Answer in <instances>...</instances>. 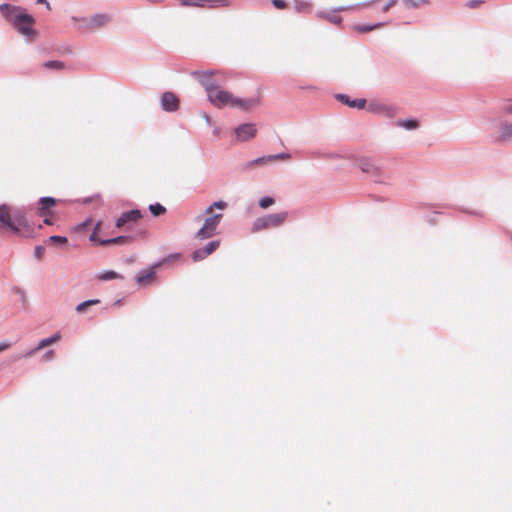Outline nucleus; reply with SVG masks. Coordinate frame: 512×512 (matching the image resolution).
<instances>
[{
  "label": "nucleus",
  "mask_w": 512,
  "mask_h": 512,
  "mask_svg": "<svg viewBox=\"0 0 512 512\" xmlns=\"http://www.w3.org/2000/svg\"><path fill=\"white\" fill-rule=\"evenodd\" d=\"M223 218V214L215 213L204 220L202 227L196 232L195 238L206 240L217 234V228Z\"/></svg>",
  "instance_id": "nucleus-6"
},
{
  "label": "nucleus",
  "mask_w": 512,
  "mask_h": 512,
  "mask_svg": "<svg viewBox=\"0 0 512 512\" xmlns=\"http://www.w3.org/2000/svg\"><path fill=\"white\" fill-rule=\"evenodd\" d=\"M227 206L228 205H227V203L225 201L218 200V201L213 202L211 205H209L205 209L204 213L205 214H211L214 209L224 210V209L227 208Z\"/></svg>",
  "instance_id": "nucleus-30"
},
{
  "label": "nucleus",
  "mask_w": 512,
  "mask_h": 512,
  "mask_svg": "<svg viewBox=\"0 0 512 512\" xmlns=\"http://www.w3.org/2000/svg\"><path fill=\"white\" fill-rule=\"evenodd\" d=\"M45 252V247L44 246H36L35 249H34V256L35 258L37 259H41L43 254Z\"/></svg>",
  "instance_id": "nucleus-40"
},
{
  "label": "nucleus",
  "mask_w": 512,
  "mask_h": 512,
  "mask_svg": "<svg viewBox=\"0 0 512 512\" xmlns=\"http://www.w3.org/2000/svg\"><path fill=\"white\" fill-rule=\"evenodd\" d=\"M43 65L45 68L55 69V70H61L65 66L63 62L58 61V60L46 61Z\"/></svg>",
  "instance_id": "nucleus-34"
},
{
  "label": "nucleus",
  "mask_w": 512,
  "mask_h": 512,
  "mask_svg": "<svg viewBox=\"0 0 512 512\" xmlns=\"http://www.w3.org/2000/svg\"><path fill=\"white\" fill-rule=\"evenodd\" d=\"M396 125L398 127L404 128L405 130L411 131V130L417 129L419 126V123L416 119L410 118V119H405V120H398Z\"/></svg>",
  "instance_id": "nucleus-26"
},
{
  "label": "nucleus",
  "mask_w": 512,
  "mask_h": 512,
  "mask_svg": "<svg viewBox=\"0 0 512 512\" xmlns=\"http://www.w3.org/2000/svg\"><path fill=\"white\" fill-rule=\"evenodd\" d=\"M287 216V212H280L259 217L253 222L252 231L258 232L270 227H279L285 222Z\"/></svg>",
  "instance_id": "nucleus-5"
},
{
  "label": "nucleus",
  "mask_w": 512,
  "mask_h": 512,
  "mask_svg": "<svg viewBox=\"0 0 512 512\" xmlns=\"http://www.w3.org/2000/svg\"><path fill=\"white\" fill-rule=\"evenodd\" d=\"M44 223L49 225V224H51V221H50V219L45 218V219H44Z\"/></svg>",
  "instance_id": "nucleus-53"
},
{
  "label": "nucleus",
  "mask_w": 512,
  "mask_h": 512,
  "mask_svg": "<svg viewBox=\"0 0 512 512\" xmlns=\"http://www.w3.org/2000/svg\"><path fill=\"white\" fill-rule=\"evenodd\" d=\"M12 215V223H15V227L18 229V233L20 232L21 228H28L30 227L29 220L25 216V213L21 209L14 210Z\"/></svg>",
  "instance_id": "nucleus-18"
},
{
  "label": "nucleus",
  "mask_w": 512,
  "mask_h": 512,
  "mask_svg": "<svg viewBox=\"0 0 512 512\" xmlns=\"http://www.w3.org/2000/svg\"><path fill=\"white\" fill-rule=\"evenodd\" d=\"M219 246H220V240L210 241L204 247L193 251L192 260L194 262H199V261L204 260L206 257L211 255L214 251H216Z\"/></svg>",
  "instance_id": "nucleus-13"
},
{
  "label": "nucleus",
  "mask_w": 512,
  "mask_h": 512,
  "mask_svg": "<svg viewBox=\"0 0 512 512\" xmlns=\"http://www.w3.org/2000/svg\"><path fill=\"white\" fill-rule=\"evenodd\" d=\"M221 72L216 70L193 71L191 76L204 88L206 94L222 84Z\"/></svg>",
  "instance_id": "nucleus-4"
},
{
  "label": "nucleus",
  "mask_w": 512,
  "mask_h": 512,
  "mask_svg": "<svg viewBox=\"0 0 512 512\" xmlns=\"http://www.w3.org/2000/svg\"><path fill=\"white\" fill-rule=\"evenodd\" d=\"M233 94L229 91L221 89V85L215 87L207 94L208 101L215 107L221 109L232 105Z\"/></svg>",
  "instance_id": "nucleus-7"
},
{
  "label": "nucleus",
  "mask_w": 512,
  "mask_h": 512,
  "mask_svg": "<svg viewBox=\"0 0 512 512\" xmlns=\"http://www.w3.org/2000/svg\"><path fill=\"white\" fill-rule=\"evenodd\" d=\"M501 111L506 115H512V102L504 100L501 104Z\"/></svg>",
  "instance_id": "nucleus-36"
},
{
  "label": "nucleus",
  "mask_w": 512,
  "mask_h": 512,
  "mask_svg": "<svg viewBox=\"0 0 512 512\" xmlns=\"http://www.w3.org/2000/svg\"><path fill=\"white\" fill-rule=\"evenodd\" d=\"M236 139L240 142H246L254 139L257 135V128L254 123H243L234 129Z\"/></svg>",
  "instance_id": "nucleus-10"
},
{
  "label": "nucleus",
  "mask_w": 512,
  "mask_h": 512,
  "mask_svg": "<svg viewBox=\"0 0 512 512\" xmlns=\"http://www.w3.org/2000/svg\"><path fill=\"white\" fill-rule=\"evenodd\" d=\"M54 356V351L53 350H48L44 355H43V358L45 360H51Z\"/></svg>",
  "instance_id": "nucleus-47"
},
{
  "label": "nucleus",
  "mask_w": 512,
  "mask_h": 512,
  "mask_svg": "<svg viewBox=\"0 0 512 512\" xmlns=\"http://www.w3.org/2000/svg\"><path fill=\"white\" fill-rule=\"evenodd\" d=\"M383 25H384L383 22H377L372 25H368V24L357 25V26H355V30H357L358 32H361V33H367L376 28L382 27Z\"/></svg>",
  "instance_id": "nucleus-29"
},
{
  "label": "nucleus",
  "mask_w": 512,
  "mask_h": 512,
  "mask_svg": "<svg viewBox=\"0 0 512 512\" xmlns=\"http://www.w3.org/2000/svg\"><path fill=\"white\" fill-rule=\"evenodd\" d=\"M0 223L13 233H18V229L14 225L15 223H12V215L9 213V208L6 204L0 205Z\"/></svg>",
  "instance_id": "nucleus-16"
},
{
  "label": "nucleus",
  "mask_w": 512,
  "mask_h": 512,
  "mask_svg": "<svg viewBox=\"0 0 512 512\" xmlns=\"http://www.w3.org/2000/svg\"><path fill=\"white\" fill-rule=\"evenodd\" d=\"M13 292L15 294H17L19 296L21 302L23 304H25V302H26V293H25V291L23 289L19 288V287H14L13 288Z\"/></svg>",
  "instance_id": "nucleus-39"
},
{
  "label": "nucleus",
  "mask_w": 512,
  "mask_h": 512,
  "mask_svg": "<svg viewBox=\"0 0 512 512\" xmlns=\"http://www.w3.org/2000/svg\"><path fill=\"white\" fill-rule=\"evenodd\" d=\"M38 214L45 215L55 204L56 199L50 196H44L39 199Z\"/></svg>",
  "instance_id": "nucleus-22"
},
{
  "label": "nucleus",
  "mask_w": 512,
  "mask_h": 512,
  "mask_svg": "<svg viewBox=\"0 0 512 512\" xmlns=\"http://www.w3.org/2000/svg\"><path fill=\"white\" fill-rule=\"evenodd\" d=\"M336 100H338L340 103L347 105L350 108H357V109H363L366 106V99L365 98H358V99H351L347 94H336L335 95Z\"/></svg>",
  "instance_id": "nucleus-15"
},
{
  "label": "nucleus",
  "mask_w": 512,
  "mask_h": 512,
  "mask_svg": "<svg viewBox=\"0 0 512 512\" xmlns=\"http://www.w3.org/2000/svg\"><path fill=\"white\" fill-rule=\"evenodd\" d=\"M60 334L58 332L54 333L50 337L44 338L39 341L38 345L35 347V350H41L49 345L56 343L60 339Z\"/></svg>",
  "instance_id": "nucleus-24"
},
{
  "label": "nucleus",
  "mask_w": 512,
  "mask_h": 512,
  "mask_svg": "<svg viewBox=\"0 0 512 512\" xmlns=\"http://www.w3.org/2000/svg\"><path fill=\"white\" fill-rule=\"evenodd\" d=\"M100 197V194H96V195H93V196H89V197H86L82 200V203L84 204H89L91 203L94 199L96 198H99Z\"/></svg>",
  "instance_id": "nucleus-44"
},
{
  "label": "nucleus",
  "mask_w": 512,
  "mask_h": 512,
  "mask_svg": "<svg viewBox=\"0 0 512 512\" xmlns=\"http://www.w3.org/2000/svg\"><path fill=\"white\" fill-rule=\"evenodd\" d=\"M100 226H101V222L99 221V222L96 224V226H95V228H94L93 233L90 235V241H96V240H97V238H96V230H97Z\"/></svg>",
  "instance_id": "nucleus-45"
},
{
  "label": "nucleus",
  "mask_w": 512,
  "mask_h": 512,
  "mask_svg": "<svg viewBox=\"0 0 512 512\" xmlns=\"http://www.w3.org/2000/svg\"><path fill=\"white\" fill-rule=\"evenodd\" d=\"M39 4H45L47 9H50V4L47 0H37Z\"/></svg>",
  "instance_id": "nucleus-50"
},
{
  "label": "nucleus",
  "mask_w": 512,
  "mask_h": 512,
  "mask_svg": "<svg viewBox=\"0 0 512 512\" xmlns=\"http://www.w3.org/2000/svg\"><path fill=\"white\" fill-rule=\"evenodd\" d=\"M203 118L205 119L206 123H208V124L210 123V117H209V115H208V114H206V113H205V114L203 115Z\"/></svg>",
  "instance_id": "nucleus-51"
},
{
  "label": "nucleus",
  "mask_w": 512,
  "mask_h": 512,
  "mask_svg": "<svg viewBox=\"0 0 512 512\" xmlns=\"http://www.w3.org/2000/svg\"><path fill=\"white\" fill-rule=\"evenodd\" d=\"M406 8H418L422 4H427L428 0H402Z\"/></svg>",
  "instance_id": "nucleus-33"
},
{
  "label": "nucleus",
  "mask_w": 512,
  "mask_h": 512,
  "mask_svg": "<svg viewBox=\"0 0 512 512\" xmlns=\"http://www.w3.org/2000/svg\"><path fill=\"white\" fill-rule=\"evenodd\" d=\"M100 301L98 299H89V300H86L80 304L77 305L76 307V311L77 312H84L86 310V308H88L89 306H92V305H95V304H98Z\"/></svg>",
  "instance_id": "nucleus-32"
},
{
  "label": "nucleus",
  "mask_w": 512,
  "mask_h": 512,
  "mask_svg": "<svg viewBox=\"0 0 512 512\" xmlns=\"http://www.w3.org/2000/svg\"><path fill=\"white\" fill-rule=\"evenodd\" d=\"M97 278L100 280H103V281H109V280H113V279H122L123 277H122V275H120L119 273H117L115 271L106 270V271L100 272L97 275Z\"/></svg>",
  "instance_id": "nucleus-27"
},
{
  "label": "nucleus",
  "mask_w": 512,
  "mask_h": 512,
  "mask_svg": "<svg viewBox=\"0 0 512 512\" xmlns=\"http://www.w3.org/2000/svg\"><path fill=\"white\" fill-rule=\"evenodd\" d=\"M271 156H272V161H275V160H287V159L291 158V154L288 153V152L272 154Z\"/></svg>",
  "instance_id": "nucleus-37"
},
{
  "label": "nucleus",
  "mask_w": 512,
  "mask_h": 512,
  "mask_svg": "<svg viewBox=\"0 0 512 512\" xmlns=\"http://www.w3.org/2000/svg\"><path fill=\"white\" fill-rule=\"evenodd\" d=\"M19 11H26L25 9L19 7V6H13L8 3H3L0 5V12L1 14L11 23V18Z\"/></svg>",
  "instance_id": "nucleus-21"
},
{
  "label": "nucleus",
  "mask_w": 512,
  "mask_h": 512,
  "mask_svg": "<svg viewBox=\"0 0 512 512\" xmlns=\"http://www.w3.org/2000/svg\"><path fill=\"white\" fill-rule=\"evenodd\" d=\"M367 111L387 118H393L396 113V109L394 107L386 105L378 100L370 101L367 106Z\"/></svg>",
  "instance_id": "nucleus-9"
},
{
  "label": "nucleus",
  "mask_w": 512,
  "mask_h": 512,
  "mask_svg": "<svg viewBox=\"0 0 512 512\" xmlns=\"http://www.w3.org/2000/svg\"><path fill=\"white\" fill-rule=\"evenodd\" d=\"M160 106L165 112H176L179 109V99L173 92H164L160 98Z\"/></svg>",
  "instance_id": "nucleus-12"
},
{
  "label": "nucleus",
  "mask_w": 512,
  "mask_h": 512,
  "mask_svg": "<svg viewBox=\"0 0 512 512\" xmlns=\"http://www.w3.org/2000/svg\"><path fill=\"white\" fill-rule=\"evenodd\" d=\"M359 168L366 173L375 183L390 185L391 177L387 174L383 167L368 158L359 161Z\"/></svg>",
  "instance_id": "nucleus-3"
},
{
  "label": "nucleus",
  "mask_w": 512,
  "mask_h": 512,
  "mask_svg": "<svg viewBox=\"0 0 512 512\" xmlns=\"http://www.w3.org/2000/svg\"><path fill=\"white\" fill-rule=\"evenodd\" d=\"M376 1L377 0H370V1H366V2H363L360 4L351 5V6H339V7L334 8L332 10V12L317 11L316 15L320 18H324V19L328 20L331 23L339 25L342 22V18L340 16L335 15L334 13L354 9L359 6L367 7V6L371 5L372 3H375Z\"/></svg>",
  "instance_id": "nucleus-8"
},
{
  "label": "nucleus",
  "mask_w": 512,
  "mask_h": 512,
  "mask_svg": "<svg viewBox=\"0 0 512 512\" xmlns=\"http://www.w3.org/2000/svg\"><path fill=\"white\" fill-rule=\"evenodd\" d=\"M461 211L464 212V213L476 216V217H481L482 216V212L479 211V210H468V209L462 208Z\"/></svg>",
  "instance_id": "nucleus-43"
},
{
  "label": "nucleus",
  "mask_w": 512,
  "mask_h": 512,
  "mask_svg": "<svg viewBox=\"0 0 512 512\" xmlns=\"http://www.w3.org/2000/svg\"><path fill=\"white\" fill-rule=\"evenodd\" d=\"M259 104L258 98L243 99L239 97H233L231 107H237L240 110L247 112L256 107Z\"/></svg>",
  "instance_id": "nucleus-17"
},
{
  "label": "nucleus",
  "mask_w": 512,
  "mask_h": 512,
  "mask_svg": "<svg viewBox=\"0 0 512 512\" xmlns=\"http://www.w3.org/2000/svg\"><path fill=\"white\" fill-rule=\"evenodd\" d=\"M111 20V15L107 13H96L89 17H71V21L77 24V30L88 33H92L104 28L111 22Z\"/></svg>",
  "instance_id": "nucleus-1"
},
{
  "label": "nucleus",
  "mask_w": 512,
  "mask_h": 512,
  "mask_svg": "<svg viewBox=\"0 0 512 512\" xmlns=\"http://www.w3.org/2000/svg\"><path fill=\"white\" fill-rule=\"evenodd\" d=\"M396 3H397V0H388V1L384 4V6L382 7V11H383L384 13L388 12V11H389V9H390L391 7H393L394 5H396Z\"/></svg>",
  "instance_id": "nucleus-41"
},
{
  "label": "nucleus",
  "mask_w": 512,
  "mask_h": 512,
  "mask_svg": "<svg viewBox=\"0 0 512 512\" xmlns=\"http://www.w3.org/2000/svg\"><path fill=\"white\" fill-rule=\"evenodd\" d=\"M499 139L504 142L512 141V123L507 121L500 122Z\"/></svg>",
  "instance_id": "nucleus-20"
},
{
  "label": "nucleus",
  "mask_w": 512,
  "mask_h": 512,
  "mask_svg": "<svg viewBox=\"0 0 512 512\" xmlns=\"http://www.w3.org/2000/svg\"><path fill=\"white\" fill-rule=\"evenodd\" d=\"M165 260H163L164 262ZM162 261L156 262L148 271H141L136 276V281L140 285H145L150 279L154 278L156 272L155 269L161 265Z\"/></svg>",
  "instance_id": "nucleus-19"
},
{
  "label": "nucleus",
  "mask_w": 512,
  "mask_h": 512,
  "mask_svg": "<svg viewBox=\"0 0 512 512\" xmlns=\"http://www.w3.org/2000/svg\"><path fill=\"white\" fill-rule=\"evenodd\" d=\"M38 350H35V348L27 351L26 353L23 354V357L24 358H30L32 357Z\"/></svg>",
  "instance_id": "nucleus-48"
},
{
  "label": "nucleus",
  "mask_w": 512,
  "mask_h": 512,
  "mask_svg": "<svg viewBox=\"0 0 512 512\" xmlns=\"http://www.w3.org/2000/svg\"><path fill=\"white\" fill-rule=\"evenodd\" d=\"M480 3V0H471L467 3V6L470 8H476Z\"/></svg>",
  "instance_id": "nucleus-46"
},
{
  "label": "nucleus",
  "mask_w": 512,
  "mask_h": 512,
  "mask_svg": "<svg viewBox=\"0 0 512 512\" xmlns=\"http://www.w3.org/2000/svg\"><path fill=\"white\" fill-rule=\"evenodd\" d=\"M219 133H220V129H219V128H215V129L213 130V134H214L215 136H218V135H219Z\"/></svg>",
  "instance_id": "nucleus-52"
},
{
  "label": "nucleus",
  "mask_w": 512,
  "mask_h": 512,
  "mask_svg": "<svg viewBox=\"0 0 512 512\" xmlns=\"http://www.w3.org/2000/svg\"><path fill=\"white\" fill-rule=\"evenodd\" d=\"M293 7L297 12H305L311 10V4L308 0H294Z\"/></svg>",
  "instance_id": "nucleus-28"
},
{
  "label": "nucleus",
  "mask_w": 512,
  "mask_h": 512,
  "mask_svg": "<svg viewBox=\"0 0 512 512\" xmlns=\"http://www.w3.org/2000/svg\"><path fill=\"white\" fill-rule=\"evenodd\" d=\"M34 22V17L26 11H19L11 18L12 26L25 38L26 42H31L38 35V32L32 28Z\"/></svg>",
  "instance_id": "nucleus-2"
},
{
  "label": "nucleus",
  "mask_w": 512,
  "mask_h": 512,
  "mask_svg": "<svg viewBox=\"0 0 512 512\" xmlns=\"http://www.w3.org/2000/svg\"><path fill=\"white\" fill-rule=\"evenodd\" d=\"M9 347H10V343H8V342H1L0 343V352L8 349Z\"/></svg>",
  "instance_id": "nucleus-49"
},
{
  "label": "nucleus",
  "mask_w": 512,
  "mask_h": 512,
  "mask_svg": "<svg viewBox=\"0 0 512 512\" xmlns=\"http://www.w3.org/2000/svg\"><path fill=\"white\" fill-rule=\"evenodd\" d=\"M271 2L277 9H284L286 7V2L284 0H272Z\"/></svg>",
  "instance_id": "nucleus-42"
},
{
  "label": "nucleus",
  "mask_w": 512,
  "mask_h": 512,
  "mask_svg": "<svg viewBox=\"0 0 512 512\" xmlns=\"http://www.w3.org/2000/svg\"><path fill=\"white\" fill-rule=\"evenodd\" d=\"M274 203H275V200L271 196H264V197L260 198L258 201V205L262 209H266V208L270 207L271 205H273Z\"/></svg>",
  "instance_id": "nucleus-35"
},
{
  "label": "nucleus",
  "mask_w": 512,
  "mask_h": 512,
  "mask_svg": "<svg viewBox=\"0 0 512 512\" xmlns=\"http://www.w3.org/2000/svg\"><path fill=\"white\" fill-rule=\"evenodd\" d=\"M89 222V220L87 219L86 221L83 222V225H87Z\"/></svg>",
  "instance_id": "nucleus-54"
},
{
  "label": "nucleus",
  "mask_w": 512,
  "mask_h": 512,
  "mask_svg": "<svg viewBox=\"0 0 512 512\" xmlns=\"http://www.w3.org/2000/svg\"><path fill=\"white\" fill-rule=\"evenodd\" d=\"M142 217V213L139 209H132L123 212L115 222L116 228H121L129 222H136Z\"/></svg>",
  "instance_id": "nucleus-14"
},
{
  "label": "nucleus",
  "mask_w": 512,
  "mask_h": 512,
  "mask_svg": "<svg viewBox=\"0 0 512 512\" xmlns=\"http://www.w3.org/2000/svg\"><path fill=\"white\" fill-rule=\"evenodd\" d=\"M149 211L153 216H160L166 212V208L160 203H154L149 205Z\"/></svg>",
  "instance_id": "nucleus-31"
},
{
  "label": "nucleus",
  "mask_w": 512,
  "mask_h": 512,
  "mask_svg": "<svg viewBox=\"0 0 512 512\" xmlns=\"http://www.w3.org/2000/svg\"><path fill=\"white\" fill-rule=\"evenodd\" d=\"M270 162H273L272 161V156L271 155H264V156H260L258 158H255L249 162H247L245 165H244V168L245 169H248L252 166H255V165H266Z\"/></svg>",
  "instance_id": "nucleus-25"
},
{
  "label": "nucleus",
  "mask_w": 512,
  "mask_h": 512,
  "mask_svg": "<svg viewBox=\"0 0 512 512\" xmlns=\"http://www.w3.org/2000/svg\"><path fill=\"white\" fill-rule=\"evenodd\" d=\"M130 239L129 236L120 235L114 238L109 239H100L98 240L100 245H110V244H117V245H123L128 242Z\"/></svg>",
  "instance_id": "nucleus-23"
},
{
  "label": "nucleus",
  "mask_w": 512,
  "mask_h": 512,
  "mask_svg": "<svg viewBox=\"0 0 512 512\" xmlns=\"http://www.w3.org/2000/svg\"><path fill=\"white\" fill-rule=\"evenodd\" d=\"M183 6L193 7H227L231 4V0H180Z\"/></svg>",
  "instance_id": "nucleus-11"
},
{
  "label": "nucleus",
  "mask_w": 512,
  "mask_h": 512,
  "mask_svg": "<svg viewBox=\"0 0 512 512\" xmlns=\"http://www.w3.org/2000/svg\"><path fill=\"white\" fill-rule=\"evenodd\" d=\"M48 241L55 242L58 244H65L67 242V237L65 236H59V235H53L48 238Z\"/></svg>",
  "instance_id": "nucleus-38"
}]
</instances>
